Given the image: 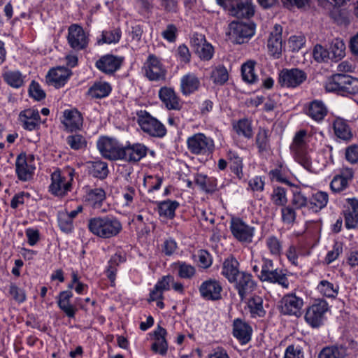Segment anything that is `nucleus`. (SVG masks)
<instances>
[{
  "instance_id": "f257e3e1",
  "label": "nucleus",
  "mask_w": 358,
  "mask_h": 358,
  "mask_svg": "<svg viewBox=\"0 0 358 358\" xmlns=\"http://www.w3.org/2000/svg\"><path fill=\"white\" fill-rule=\"evenodd\" d=\"M87 227L93 235L103 239L115 237L122 231V224L120 220L111 215L90 218L87 222Z\"/></svg>"
},
{
  "instance_id": "f03ea898",
  "label": "nucleus",
  "mask_w": 358,
  "mask_h": 358,
  "mask_svg": "<svg viewBox=\"0 0 358 358\" xmlns=\"http://www.w3.org/2000/svg\"><path fill=\"white\" fill-rule=\"evenodd\" d=\"M289 150L295 162L304 169L310 170L312 160L309 153L308 135L306 130H300L295 134Z\"/></svg>"
},
{
  "instance_id": "7ed1b4c3",
  "label": "nucleus",
  "mask_w": 358,
  "mask_h": 358,
  "mask_svg": "<svg viewBox=\"0 0 358 358\" xmlns=\"http://www.w3.org/2000/svg\"><path fill=\"white\" fill-rule=\"evenodd\" d=\"M257 276L262 282L278 284L285 289H287L289 285L284 271L279 268H275L273 260L268 258H262L261 271Z\"/></svg>"
},
{
  "instance_id": "20e7f679",
  "label": "nucleus",
  "mask_w": 358,
  "mask_h": 358,
  "mask_svg": "<svg viewBox=\"0 0 358 358\" xmlns=\"http://www.w3.org/2000/svg\"><path fill=\"white\" fill-rule=\"evenodd\" d=\"M136 115L137 122L143 132L157 138H162L166 134L165 126L146 110L138 111Z\"/></svg>"
},
{
  "instance_id": "39448f33",
  "label": "nucleus",
  "mask_w": 358,
  "mask_h": 358,
  "mask_svg": "<svg viewBox=\"0 0 358 358\" xmlns=\"http://www.w3.org/2000/svg\"><path fill=\"white\" fill-rule=\"evenodd\" d=\"M187 147L192 154L208 155L213 153L215 144L211 138L203 133H196L187 138Z\"/></svg>"
},
{
  "instance_id": "423d86ee",
  "label": "nucleus",
  "mask_w": 358,
  "mask_h": 358,
  "mask_svg": "<svg viewBox=\"0 0 358 358\" xmlns=\"http://www.w3.org/2000/svg\"><path fill=\"white\" fill-rule=\"evenodd\" d=\"M230 231L233 236L242 243H251L255 234V227L240 217H233L230 220Z\"/></svg>"
},
{
  "instance_id": "0eeeda50",
  "label": "nucleus",
  "mask_w": 358,
  "mask_h": 358,
  "mask_svg": "<svg viewBox=\"0 0 358 358\" xmlns=\"http://www.w3.org/2000/svg\"><path fill=\"white\" fill-rule=\"evenodd\" d=\"M229 40L236 44H242L250 39L255 31V24L233 21L229 24Z\"/></svg>"
},
{
  "instance_id": "6e6552de",
  "label": "nucleus",
  "mask_w": 358,
  "mask_h": 358,
  "mask_svg": "<svg viewBox=\"0 0 358 358\" xmlns=\"http://www.w3.org/2000/svg\"><path fill=\"white\" fill-rule=\"evenodd\" d=\"M303 305L301 297L294 293H289L285 294L279 301V310L284 315L299 317L302 315Z\"/></svg>"
},
{
  "instance_id": "1a4fd4ad",
  "label": "nucleus",
  "mask_w": 358,
  "mask_h": 358,
  "mask_svg": "<svg viewBox=\"0 0 358 358\" xmlns=\"http://www.w3.org/2000/svg\"><path fill=\"white\" fill-rule=\"evenodd\" d=\"M328 303L321 300L308 307L305 314L306 322L313 328L322 326L325 320V313L327 312Z\"/></svg>"
},
{
  "instance_id": "9d476101",
  "label": "nucleus",
  "mask_w": 358,
  "mask_h": 358,
  "mask_svg": "<svg viewBox=\"0 0 358 358\" xmlns=\"http://www.w3.org/2000/svg\"><path fill=\"white\" fill-rule=\"evenodd\" d=\"M96 145L104 158L110 160L121 159L123 146L116 139L103 136L98 140Z\"/></svg>"
},
{
  "instance_id": "9b49d317",
  "label": "nucleus",
  "mask_w": 358,
  "mask_h": 358,
  "mask_svg": "<svg viewBox=\"0 0 358 358\" xmlns=\"http://www.w3.org/2000/svg\"><path fill=\"white\" fill-rule=\"evenodd\" d=\"M69 179L67 180L61 171L57 170L51 175V184L49 186V192L56 196L62 197L65 196L71 189L72 173H68Z\"/></svg>"
},
{
  "instance_id": "f8f14e48",
  "label": "nucleus",
  "mask_w": 358,
  "mask_h": 358,
  "mask_svg": "<svg viewBox=\"0 0 358 358\" xmlns=\"http://www.w3.org/2000/svg\"><path fill=\"white\" fill-rule=\"evenodd\" d=\"M33 155L20 154L15 161V172L22 181H28L33 178L36 169Z\"/></svg>"
},
{
  "instance_id": "ddd939ff",
  "label": "nucleus",
  "mask_w": 358,
  "mask_h": 358,
  "mask_svg": "<svg viewBox=\"0 0 358 358\" xmlns=\"http://www.w3.org/2000/svg\"><path fill=\"white\" fill-rule=\"evenodd\" d=\"M307 79V73L298 68L283 69L279 74V83L282 87L295 88Z\"/></svg>"
},
{
  "instance_id": "4468645a",
  "label": "nucleus",
  "mask_w": 358,
  "mask_h": 358,
  "mask_svg": "<svg viewBox=\"0 0 358 358\" xmlns=\"http://www.w3.org/2000/svg\"><path fill=\"white\" fill-rule=\"evenodd\" d=\"M67 40L69 45L75 50H81L85 49L89 43L87 34L83 28L73 24L69 26L68 29Z\"/></svg>"
},
{
  "instance_id": "2eb2a0df",
  "label": "nucleus",
  "mask_w": 358,
  "mask_h": 358,
  "mask_svg": "<svg viewBox=\"0 0 358 358\" xmlns=\"http://www.w3.org/2000/svg\"><path fill=\"white\" fill-rule=\"evenodd\" d=\"M201 296L207 301H218L222 298V287L215 279L203 281L199 287Z\"/></svg>"
},
{
  "instance_id": "dca6fc26",
  "label": "nucleus",
  "mask_w": 358,
  "mask_h": 358,
  "mask_svg": "<svg viewBox=\"0 0 358 358\" xmlns=\"http://www.w3.org/2000/svg\"><path fill=\"white\" fill-rule=\"evenodd\" d=\"M148 148L142 143H127L122 148L121 159L129 162H137L147 155Z\"/></svg>"
},
{
  "instance_id": "f3484780",
  "label": "nucleus",
  "mask_w": 358,
  "mask_h": 358,
  "mask_svg": "<svg viewBox=\"0 0 358 358\" xmlns=\"http://www.w3.org/2000/svg\"><path fill=\"white\" fill-rule=\"evenodd\" d=\"M282 27L280 24H275L273 30L271 31L268 41L267 47L270 55L274 58H279L282 51Z\"/></svg>"
},
{
  "instance_id": "a211bd4d",
  "label": "nucleus",
  "mask_w": 358,
  "mask_h": 358,
  "mask_svg": "<svg viewBox=\"0 0 358 358\" xmlns=\"http://www.w3.org/2000/svg\"><path fill=\"white\" fill-rule=\"evenodd\" d=\"M233 282L235 283V288L241 301L252 292L256 287V282L253 280L252 275L245 272H241L236 281H233Z\"/></svg>"
},
{
  "instance_id": "6ab92c4d",
  "label": "nucleus",
  "mask_w": 358,
  "mask_h": 358,
  "mask_svg": "<svg viewBox=\"0 0 358 358\" xmlns=\"http://www.w3.org/2000/svg\"><path fill=\"white\" fill-rule=\"evenodd\" d=\"M122 63L121 57L113 55H106L96 62L95 66L104 73L112 75L120 68Z\"/></svg>"
},
{
  "instance_id": "aec40b11",
  "label": "nucleus",
  "mask_w": 358,
  "mask_h": 358,
  "mask_svg": "<svg viewBox=\"0 0 358 358\" xmlns=\"http://www.w3.org/2000/svg\"><path fill=\"white\" fill-rule=\"evenodd\" d=\"M71 75V70L66 67L59 66L48 71L46 81L49 85L59 88L65 85Z\"/></svg>"
},
{
  "instance_id": "412c9836",
  "label": "nucleus",
  "mask_w": 358,
  "mask_h": 358,
  "mask_svg": "<svg viewBox=\"0 0 358 358\" xmlns=\"http://www.w3.org/2000/svg\"><path fill=\"white\" fill-rule=\"evenodd\" d=\"M227 12L230 15L236 18L249 19L255 14V6L250 0H238L230 7Z\"/></svg>"
},
{
  "instance_id": "4be33fe9",
  "label": "nucleus",
  "mask_w": 358,
  "mask_h": 358,
  "mask_svg": "<svg viewBox=\"0 0 358 358\" xmlns=\"http://www.w3.org/2000/svg\"><path fill=\"white\" fill-rule=\"evenodd\" d=\"M159 97L169 110H179L182 108V103L173 88L161 87L159 91Z\"/></svg>"
},
{
  "instance_id": "5701e85b",
  "label": "nucleus",
  "mask_w": 358,
  "mask_h": 358,
  "mask_svg": "<svg viewBox=\"0 0 358 358\" xmlns=\"http://www.w3.org/2000/svg\"><path fill=\"white\" fill-rule=\"evenodd\" d=\"M146 76L150 80H159L165 77V71L160 61L154 55H149L145 64Z\"/></svg>"
},
{
  "instance_id": "b1692460",
  "label": "nucleus",
  "mask_w": 358,
  "mask_h": 358,
  "mask_svg": "<svg viewBox=\"0 0 358 358\" xmlns=\"http://www.w3.org/2000/svg\"><path fill=\"white\" fill-rule=\"evenodd\" d=\"M19 119L24 129L33 131L38 128L41 117L37 110L28 108L20 112Z\"/></svg>"
},
{
  "instance_id": "393cba45",
  "label": "nucleus",
  "mask_w": 358,
  "mask_h": 358,
  "mask_svg": "<svg viewBox=\"0 0 358 358\" xmlns=\"http://www.w3.org/2000/svg\"><path fill=\"white\" fill-rule=\"evenodd\" d=\"M166 330L158 326L153 332L154 342L151 345V350L162 356L166 355L168 351V343L166 339Z\"/></svg>"
},
{
  "instance_id": "a878e982",
  "label": "nucleus",
  "mask_w": 358,
  "mask_h": 358,
  "mask_svg": "<svg viewBox=\"0 0 358 358\" xmlns=\"http://www.w3.org/2000/svg\"><path fill=\"white\" fill-rule=\"evenodd\" d=\"M62 123L66 129L71 131L78 130L83 123L82 114L77 109L65 110L63 113Z\"/></svg>"
},
{
  "instance_id": "bb28decb",
  "label": "nucleus",
  "mask_w": 358,
  "mask_h": 358,
  "mask_svg": "<svg viewBox=\"0 0 358 358\" xmlns=\"http://www.w3.org/2000/svg\"><path fill=\"white\" fill-rule=\"evenodd\" d=\"M73 293L71 290L61 292L57 296V303L59 309L69 318H73L77 308L71 303Z\"/></svg>"
},
{
  "instance_id": "cd10ccee",
  "label": "nucleus",
  "mask_w": 358,
  "mask_h": 358,
  "mask_svg": "<svg viewBox=\"0 0 358 358\" xmlns=\"http://www.w3.org/2000/svg\"><path fill=\"white\" fill-rule=\"evenodd\" d=\"M251 327L241 319H236L233 323V335L242 344H246L251 339Z\"/></svg>"
},
{
  "instance_id": "c85d7f7f",
  "label": "nucleus",
  "mask_w": 358,
  "mask_h": 358,
  "mask_svg": "<svg viewBox=\"0 0 358 358\" xmlns=\"http://www.w3.org/2000/svg\"><path fill=\"white\" fill-rule=\"evenodd\" d=\"M348 76L347 74L336 73L329 78L325 84L327 91L345 96L344 87L347 84Z\"/></svg>"
},
{
  "instance_id": "c756f323",
  "label": "nucleus",
  "mask_w": 358,
  "mask_h": 358,
  "mask_svg": "<svg viewBox=\"0 0 358 358\" xmlns=\"http://www.w3.org/2000/svg\"><path fill=\"white\" fill-rule=\"evenodd\" d=\"M306 114L313 120L322 121L327 115V108L322 101L314 100L310 102L305 109Z\"/></svg>"
},
{
  "instance_id": "7c9ffc66",
  "label": "nucleus",
  "mask_w": 358,
  "mask_h": 358,
  "mask_svg": "<svg viewBox=\"0 0 358 358\" xmlns=\"http://www.w3.org/2000/svg\"><path fill=\"white\" fill-rule=\"evenodd\" d=\"M200 80L193 73L184 75L180 80V91L183 95H189L197 91L200 87Z\"/></svg>"
},
{
  "instance_id": "2f4dec72",
  "label": "nucleus",
  "mask_w": 358,
  "mask_h": 358,
  "mask_svg": "<svg viewBox=\"0 0 358 358\" xmlns=\"http://www.w3.org/2000/svg\"><path fill=\"white\" fill-rule=\"evenodd\" d=\"M238 267V262L234 257H229L223 262L222 274L231 283L241 275Z\"/></svg>"
},
{
  "instance_id": "473e14b6",
  "label": "nucleus",
  "mask_w": 358,
  "mask_h": 358,
  "mask_svg": "<svg viewBox=\"0 0 358 358\" xmlns=\"http://www.w3.org/2000/svg\"><path fill=\"white\" fill-rule=\"evenodd\" d=\"M257 62L254 60H248L241 67L242 80L250 85L257 83L259 80L258 76L255 71Z\"/></svg>"
},
{
  "instance_id": "72a5a7b5",
  "label": "nucleus",
  "mask_w": 358,
  "mask_h": 358,
  "mask_svg": "<svg viewBox=\"0 0 358 358\" xmlns=\"http://www.w3.org/2000/svg\"><path fill=\"white\" fill-rule=\"evenodd\" d=\"M112 87L107 82H95L88 90L87 94L94 99H102L108 96Z\"/></svg>"
},
{
  "instance_id": "f704fd0d",
  "label": "nucleus",
  "mask_w": 358,
  "mask_h": 358,
  "mask_svg": "<svg viewBox=\"0 0 358 358\" xmlns=\"http://www.w3.org/2000/svg\"><path fill=\"white\" fill-rule=\"evenodd\" d=\"M335 135L344 141H348L352 138L351 129L347 122L341 117H337L333 123Z\"/></svg>"
},
{
  "instance_id": "c9c22d12",
  "label": "nucleus",
  "mask_w": 358,
  "mask_h": 358,
  "mask_svg": "<svg viewBox=\"0 0 358 358\" xmlns=\"http://www.w3.org/2000/svg\"><path fill=\"white\" fill-rule=\"evenodd\" d=\"M329 201L328 194L325 192H317L313 194L308 201V206L314 212H318L324 208Z\"/></svg>"
},
{
  "instance_id": "e433bc0d",
  "label": "nucleus",
  "mask_w": 358,
  "mask_h": 358,
  "mask_svg": "<svg viewBox=\"0 0 358 358\" xmlns=\"http://www.w3.org/2000/svg\"><path fill=\"white\" fill-rule=\"evenodd\" d=\"M346 349L340 345H331L324 348L319 353L318 358H345Z\"/></svg>"
},
{
  "instance_id": "4c0bfd02",
  "label": "nucleus",
  "mask_w": 358,
  "mask_h": 358,
  "mask_svg": "<svg viewBox=\"0 0 358 358\" xmlns=\"http://www.w3.org/2000/svg\"><path fill=\"white\" fill-rule=\"evenodd\" d=\"M233 129L238 136H243L246 138L252 137V129L250 121L243 118L233 122Z\"/></svg>"
},
{
  "instance_id": "58836bf2",
  "label": "nucleus",
  "mask_w": 358,
  "mask_h": 358,
  "mask_svg": "<svg viewBox=\"0 0 358 358\" xmlns=\"http://www.w3.org/2000/svg\"><path fill=\"white\" fill-rule=\"evenodd\" d=\"M178 206L179 203L176 201H164L159 203L158 212L161 217L172 219L175 216V211Z\"/></svg>"
},
{
  "instance_id": "ea45409f",
  "label": "nucleus",
  "mask_w": 358,
  "mask_h": 358,
  "mask_svg": "<svg viewBox=\"0 0 358 358\" xmlns=\"http://www.w3.org/2000/svg\"><path fill=\"white\" fill-rule=\"evenodd\" d=\"M124 258L121 254L115 253L113 255L108 262V266L106 269V275L110 280L111 283H114L116 277L117 267L119 264L124 262Z\"/></svg>"
},
{
  "instance_id": "a19ab883",
  "label": "nucleus",
  "mask_w": 358,
  "mask_h": 358,
  "mask_svg": "<svg viewBox=\"0 0 358 358\" xmlns=\"http://www.w3.org/2000/svg\"><path fill=\"white\" fill-rule=\"evenodd\" d=\"M317 289L321 294L326 297L336 298L338 293L339 287L328 280H323L319 282Z\"/></svg>"
},
{
  "instance_id": "79ce46f5",
  "label": "nucleus",
  "mask_w": 358,
  "mask_h": 358,
  "mask_svg": "<svg viewBox=\"0 0 358 358\" xmlns=\"http://www.w3.org/2000/svg\"><path fill=\"white\" fill-rule=\"evenodd\" d=\"M228 156L231 171L238 179H242L243 178V164L242 158L240 157L236 153L233 152H229Z\"/></svg>"
},
{
  "instance_id": "37998d69",
  "label": "nucleus",
  "mask_w": 358,
  "mask_h": 358,
  "mask_svg": "<svg viewBox=\"0 0 358 358\" xmlns=\"http://www.w3.org/2000/svg\"><path fill=\"white\" fill-rule=\"evenodd\" d=\"M5 82L12 87L19 88L24 84V77L18 71H8L3 74Z\"/></svg>"
},
{
  "instance_id": "c03bdc74",
  "label": "nucleus",
  "mask_w": 358,
  "mask_h": 358,
  "mask_svg": "<svg viewBox=\"0 0 358 358\" xmlns=\"http://www.w3.org/2000/svg\"><path fill=\"white\" fill-rule=\"evenodd\" d=\"M174 268L178 271V276L183 279H191L196 273L195 267L185 262H176Z\"/></svg>"
},
{
  "instance_id": "a18cd8bd",
  "label": "nucleus",
  "mask_w": 358,
  "mask_h": 358,
  "mask_svg": "<svg viewBox=\"0 0 358 358\" xmlns=\"http://www.w3.org/2000/svg\"><path fill=\"white\" fill-rule=\"evenodd\" d=\"M252 317H264L266 312L263 308V299L259 296L252 297L248 303Z\"/></svg>"
},
{
  "instance_id": "49530a36",
  "label": "nucleus",
  "mask_w": 358,
  "mask_h": 358,
  "mask_svg": "<svg viewBox=\"0 0 358 358\" xmlns=\"http://www.w3.org/2000/svg\"><path fill=\"white\" fill-rule=\"evenodd\" d=\"M345 45L343 41L339 38H335L329 47L331 59L336 61L340 60L345 56Z\"/></svg>"
},
{
  "instance_id": "de8ad7c7",
  "label": "nucleus",
  "mask_w": 358,
  "mask_h": 358,
  "mask_svg": "<svg viewBox=\"0 0 358 358\" xmlns=\"http://www.w3.org/2000/svg\"><path fill=\"white\" fill-rule=\"evenodd\" d=\"M256 145L259 152H266L270 148L269 131L265 129H259L256 136Z\"/></svg>"
},
{
  "instance_id": "09e8293b",
  "label": "nucleus",
  "mask_w": 358,
  "mask_h": 358,
  "mask_svg": "<svg viewBox=\"0 0 358 358\" xmlns=\"http://www.w3.org/2000/svg\"><path fill=\"white\" fill-rule=\"evenodd\" d=\"M101 38L97 40L98 45L103 43L110 44L117 43L121 37V31L119 29H114L110 31H103L101 34Z\"/></svg>"
},
{
  "instance_id": "8fccbe9b",
  "label": "nucleus",
  "mask_w": 358,
  "mask_h": 358,
  "mask_svg": "<svg viewBox=\"0 0 358 358\" xmlns=\"http://www.w3.org/2000/svg\"><path fill=\"white\" fill-rule=\"evenodd\" d=\"M108 172L106 162L101 161L92 162L90 173L94 177L103 180L108 176Z\"/></svg>"
},
{
  "instance_id": "3c124183",
  "label": "nucleus",
  "mask_w": 358,
  "mask_h": 358,
  "mask_svg": "<svg viewBox=\"0 0 358 358\" xmlns=\"http://www.w3.org/2000/svg\"><path fill=\"white\" fill-rule=\"evenodd\" d=\"M58 224L61 230L65 233L72 231L73 229V221L68 215V212L60 211L57 215Z\"/></svg>"
},
{
  "instance_id": "603ef678",
  "label": "nucleus",
  "mask_w": 358,
  "mask_h": 358,
  "mask_svg": "<svg viewBox=\"0 0 358 358\" xmlns=\"http://www.w3.org/2000/svg\"><path fill=\"white\" fill-rule=\"evenodd\" d=\"M66 143L71 149L75 150L85 149L87 146V141L85 137L80 134H73L67 136Z\"/></svg>"
},
{
  "instance_id": "864d4df0",
  "label": "nucleus",
  "mask_w": 358,
  "mask_h": 358,
  "mask_svg": "<svg viewBox=\"0 0 358 358\" xmlns=\"http://www.w3.org/2000/svg\"><path fill=\"white\" fill-rule=\"evenodd\" d=\"M266 245L272 255L279 257L281 255L282 250V243L276 236H271L268 237L266 240Z\"/></svg>"
},
{
  "instance_id": "5fc2aeb1",
  "label": "nucleus",
  "mask_w": 358,
  "mask_h": 358,
  "mask_svg": "<svg viewBox=\"0 0 358 358\" xmlns=\"http://www.w3.org/2000/svg\"><path fill=\"white\" fill-rule=\"evenodd\" d=\"M271 200L276 206H285L287 202L286 189L281 187L274 188L271 194Z\"/></svg>"
},
{
  "instance_id": "6e6d98bb",
  "label": "nucleus",
  "mask_w": 358,
  "mask_h": 358,
  "mask_svg": "<svg viewBox=\"0 0 358 358\" xmlns=\"http://www.w3.org/2000/svg\"><path fill=\"white\" fill-rule=\"evenodd\" d=\"M87 199L94 204L99 203L106 199V192L102 188H94L88 192Z\"/></svg>"
},
{
  "instance_id": "4d7b16f0",
  "label": "nucleus",
  "mask_w": 358,
  "mask_h": 358,
  "mask_svg": "<svg viewBox=\"0 0 358 358\" xmlns=\"http://www.w3.org/2000/svg\"><path fill=\"white\" fill-rule=\"evenodd\" d=\"M228 72L224 67L216 69L212 74L213 82L218 85H223L228 80Z\"/></svg>"
},
{
  "instance_id": "13d9d810",
  "label": "nucleus",
  "mask_w": 358,
  "mask_h": 358,
  "mask_svg": "<svg viewBox=\"0 0 358 358\" xmlns=\"http://www.w3.org/2000/svg\"><path fill=\"white\" fill-rule=\"evenodd\" d=\"M9 294L13 299L19 303H23L26 300V294L24 289L18 287L15 284H10Z\"/></svg>"
},
{
  "instance_id": "bf43d9fd",
  "label": "nucleus",
  "mask_w": 358,
  "mask_h": 358,
  "mask_svg": "<svg viewBox=\"0 0 358 358\" xmlns=\"http://www.w3.org/2000/svg\"><path fill=\"white\" fill-rule=\"evenodd\" d=\"M213 48L208 43H204L201 48L195 50L196 54L203 60H209L213 55Z\"/></svg>"
},
{
  "instance_id": "052dcab7",
  "label": "nucleus",
  "mask_w": 358,
  "mask_h": 358,
  "mask_svg": "<svg viewBox=\"0 0 358 358\" xmlns=\"http://www.w3.org/2000/svg\"><path fill=\"white\" fill-rule=\"evenodd\" d=\"M313 57L317 62H321L327 58H331V55L329 51L321 45H316L313 50Z\"/></svg>"
},
{
  "instance_id": "680f3d73",
  "label": "nucleus",
  "mask_w": 358,
  "mask_h": 358,
  "mask_svg": "<svg viewBox=\"0 0 358 358\" xmlns=\"http://www.w3.org/2000/svg\"><path fill=\"white\" fill-rule=\"evenodd\" d=\"M199 266L203 268H209L213 263L210 254L206 250H200L198 252Z\"/></svg>"
},
{
  "instance_id": "e2e57ef3",
  "label": "nucleus",
  "mask_w": 358,
  "mask_h": 358,
  "mask_svg": "<svg viewBox=\"0 0 358 358\" xmlns=\"http://www.w3.org/2000/svg\"><path fill=\"white\" fill-rule=\"evenodd\" d=\"M29 95L34 98L36 100L40 101L45 98V94L43 90L41 88L38 83L35 81H32L30 84L29 89Z\"/></svg>"
},
{
  "instance_id": "0e129e2a",
  "label": "nucleus",
  "mask_w": 358,
  "mask_h": 358,
  "mask_svg": "<svg viewBox=\"0 0 358 358\" xmlns=\"http://www.w3.org/2000/svg\"><path fill=\"white\" fill-rule=\"evenodd\" d=\"M348 185V182H347L345 179H343L338 175L334 177L330 183L331 189L334 192H340L346 189Z\"/></svg>"
},
{
  "instance_id": "69168bd1",
  "label": "nucleus",
  "mask_w": 358,
  "mask_h": 358,
  "mask_svg": "<svg viewBox=\"0 0 358 358\" xmlns=\"http://www.w3.org/2000/svg\"><path fill=\"white\" fill-rule=\"evenodd\" d=\"M345 159L351 164L358 162V145H352L345 149Z\"/></svg>"
},
{
  "instance_id": "338daca9",
  "label": "nucleus",
  "mask_w": 358,
  "mask_h": 358,
  "mask_svg": "<svg viewBox=\"0 0 358 358\" xmlns=\"http://www.w3.org/2000/svg\"><path fill=\"white\" fill-rule=\"evenodd\" d=\"M346 83L347 84H345V86L344 87V89H345V95L355 94L358 93L357 78L349 76Z\"/></svg>"
},
{
  "instance_id": "774afa93",
  "label": "nucleus",
  "mask_w": 358,
  "mask_h": 358,
  "mask_svg": "<svg viewBox=\"0 0 358 358\" xmlns=\"http://www.w3.org/2000/svg\"><path fill=\"white\" fill-rule=\"evenodd\" d=\"M284 358H304V357L299 348L290 345L285 350Z\"/></svg>"
}]
</instances>
